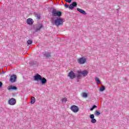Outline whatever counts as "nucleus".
I'll use <instances>...</instances> for the list:
<instances>
[{"instance_id": "a211bd4d", "label": "nucleus", "mask_w": 129, "mask_h": 129, "mask_svg": "<svg viewBox=\"0 0 129 129\" xmlns=\"http://www.w3.org/2000/svg\"><path fill=\"white\" fill-rule=\"evenodd\" d=\"M81 73L83 76H87V75H88V71L84 70L83 71H81Z\"/></svg>"}, {"instance_id": "5701e85b", "label": "nucleus", "mask_w": 129, "mask_h": 129, "mask_svg": "<svg viewBox=\"0 0 129 129\" xmlns=\"http://www.w3.org/2000/svg\"><path fill=\"white\" fill-rule=\"evenodd\" d=\"M32 43H33V40H28L27 41V44L28 45H31V44H32Z\"/></svg>"}, {"instance_id": "9d476101", "label": "nucleus", "mask_w": 129, "mask_h": 129, "mask_svg": "<svg viewBox=\"0 0 129 129\" xmlns=\"http://www.w3.org/2000/svg\"><path fill=\"white\" fill-rule=\"evenodd\" d=\"M16 79H17V75H13L10 77V82H12V83H14L16 82Z\"/></svg>"}, {"instance_id": "f03ea898", "label": "nucleus", "mask_w": 129, "mask_h": 129, "mask_svg": "<svg viewBox=\"0 0 129 129\" xmlns=\"http://www.w3.org/2000/svg\"><path fill=\"white\" fill-rule=\"evenodd\" d=\"M52 17H61L62 16V12L56 9H53L52 11Z\"/></svg>"}, {"instance_id": "f3484780", "label": "nucleus", "mask_w": 129, "mask_h": 129, "mask_svg": "<svg viewBox=\"0 0 129 129\" xmlns=\"http://www.w3.org/2000/svg\"><path fill=\"white\" fill-rule=\"evenodd\" d=\"M18 89V88L16 86H10L8 88V90H17Z\"/></svg>"}, {"instance_id": "2eb2a0df", "label": "nucleus", "mask_w": 129, "mask_h": 129, "mask_svg": "<svg viewBox=\"0 0 129 129\" xmlns=\"http://www.w3.org/2000/svg\"><path fill=\"white\" fill-rule=\"evenodd\" d=\"M40 81L42 84H46V83H47V79H46L45 78H42V77L40 80Z\"/></svg>"}, {"instance_id": "9b49d317", "label": "nucleus", "mask_w": 129, "mask_h": 129, "mask_svg": "<svg viewBox=\"0 0 129 129\" xmlns=\"http://www.w3.org/2000/svg\"><path fill=\"white\" fill-rule=\"evenodd\" d=\"M90 118H91V122L92 123H95L96 122V119L94 118V114H90Z\"/></svg>"}, {"instance_id": "bb28decb", "label": "nucleus", "mask_w": 129, "mask_h": 129, "mask_svg": "<svg viewBox=\"0 0 129 129\" xmlns=\"http://www.w3.org/2000/svg\"><path fill=\"white\" fill-rule=\"evenodd\" d=\"M66 2L67 3H71V0H66Z\"/></svg>"}, {"instance_id": "ddd939ff", "label": "nucleus", "mask_w": 129, "mask_h": 129, "mask_svg": "<svg viewBox=\"0 0 129 129\" xmlns=\"http://www.w3.org/2000/svg\"><path fill=\"white\" fill-rule=\"evenodd\" d=\"M75 7H77V3H76V2H73L69 6V9L73 10Z\"/></svg>"}, {"instance_id": "6ab92c4d", "label": "nucleus", "mask_w": 129, "mask_h": 129, "mask_svg": "<svg viewBox=\"0 0 129 129\" xmlns=\"http://www.w3.org/2000/svg\"><path fill=\"white\" fill-rule=\"evenodd\" d=\"M81 96L84 98H87V97H88V94L86 92H84L82 94H81Z\"/></svg>"}, {"instance_id": "20e7f679", "label": "nucleus", "mask_w": 129, "mask_h": 129, "mask_svg": "<svg viewBox=\"0 0 129 129\" xmlns=\"http://www.w3.org/2000/svg\"><path fill=\"white\" fill-rule=\"evenodd\" d=\"M42 56L45 59H49L50 57H51V52L49 51H45L42 52Z\"/></svg>"}, {"instance_id": "39448f33", "label": "nucleus", "mask_w": 129, "mask_h": 129, "mask_svg": "<svg viewBox=\"0 0 129 129\" xmlns=\"http://www.w3.org/2000/svg\"><path fill=\"white\" fill-rule=\"evenodd\" d=\"M43 28V25L40 24H37L34 26V30L35 32H39L41 28Z\"/></svg>"}, {"instance_id": "423d86ee", "label": "nucleus", "mask_w": 129, "mask_h": 129, "mask_svg": "<svg viewBox=\"0 0 129 129\" xmlns=\"http://www.w3.org/2000/svg\"><path fill=\"white\" fill-rule=\"evenodd\" d=\"M68 76L70 77V79H74V78H76V74H75L72 71L69 73Z\"/></svg>"}, {"instance_id": "c756f323", "label": "nucleus", "mask_w": 129, "mask_h": 129, "mask_svg": "<svg viewBox=\"0 0 129 129\" xmlns=\"http://www.w3.org/2000/svg\"><path fill=\"white\" fill-rule=\"evenodd\" d=\"M37 18H38V19H40V16H37Z\"/></svg>"}, {"instance_id": "7ed1b4c3", "label": "nucleus", "mask_w": 129, "mask_h": 129, "mask_svg": "<svg viewBox=\"0 0 129 129\" xmlns=\"http://www.w3.org/2000/svg\"><path fill=\"white\" fill-rule=\"evenodd\" d=\"M70 109L73 111V112H75V113L79 111V108L75 105L71 106Z\"/></svg>"}, {"instance_id": "4be33fe9", "label": "nucleus", "mask_w": 129, "mask_h": 129, "mask_svg": "<svg viewBox=\"0 0 129 129\" xmlns=\"http://www.w3.org/2000/svg\"><path fill=\"white\" fill-rule=\"evenodd\" d=\"M95 81H96V82H97V84H100V80H99V79L97 77L95 78Z\"/></svg>"}, {"instance_id": "f8f14e48", "label": "nucleus", "mask_w": 129, "mask_h": 129, "mask_svg": "<svg viewBox=\"0 0 129 129\" xmlns=\"http://www.w3.org/2000/svg\"><path fill=\"white\" fill-rule=\"evenodd\" d=\"M82 77V74L81 71H78L77 74L76 75V78H78V79H81Z\"/></svg>"}, {"instance_id": "aec40b11", "label": "nucleus", "mask_w": 129, "mask_h": 129, "mask_svg": "<svg viewBox=\"0 0 129 129\" xmlns=\"http://www.w3.org/2000/svg\"><path fill=\"white\" fill-rule=\"evenodd\" d=\"M35 101H36V99L35 98V97H33L31 98L30 103H31V104H34V103H35Z\"/></svg>"}, {"instance_id": "f257e3e1", "label": "nucleus", "mask_w": 129, "mask_h": 129, "mask_svg": "<svg viewBox=\"0 0 129 129\" xmlns=\"http://www.w3.org/2000/svg\"><path fill=\"white\" fill-rule=\"evenodd\" d=\"M63 22L64 21L61 18H57L54 21H53V24L56 26V27H59V26L63 25Z\"/></svg>"}, {"instance_id": "cd10ccee", "label": "nucleus", "mask_w": 129, "mask_h": 129, "mask_svg": "<svg viewBox=\"0 0 129 129\" xmlns=\"http://www.w3.org/2000/svg\"><path fill=\"white\" fill-rule=\"evenodd\" d=\"M65 7L67 8H69V5H67V4H66V5H65Z\"/></svg>"}, {"instance_id": "1a4fd4ad", "label": "nucleus", "mask_w": 129, "mask_h": 129, "mask_svg": "<svg viewBox=\"0 0 129 129\" xmlns=\"http://www.w3.org/2000/svg\"><path fill=\"white\" fill-rule=\"evenodd\" d=\"M8 103L10 105H15V104H16V99L11 98L9 99Z\"/></svg>"}, {"instance_id": "0eeeda50", "label": "nucleus", "mask_w": 129, "mask_h": 129, "mask_svg": "<svg viewBox=\"0 0 129 129\" xmlns=\"http://www.w3.org/2000/svg\"><path fill=\"white\" fill-rule=\"evenodd\" d=\"M86 62V58L85 57H81L78 59L79 64H83Z\"/></svg>"}, {"instance_id": "6e6552de", "label": "nucleus", "mask_w": 129, "mask_h": 129, "mask_svg": "<svg viewBox=\"0 0 129 129\" xmlns=\"http://www.w3.org/2000/svg\"><path fill=\"white\" fill-rule=\"evenodd\" d=\"M42 78V76L39 74H36L34 77L33 79L35 81H39L41 80V78Z\"/></svg>"}, {"instance_id": "393cba45", "label": "nucleus", "mask_w": 129, "mask_h": 129, "mask_svg": "<svg viewBox=\"0 0 129 129\" xmlns=\"http://www.w3.org/2000/svg\"><path fill=\"white\" fill-rule=\"evenodd\" d=\"M96 107H97V106H96V105H93L92 107V108H90L91 111H92V110H93V109H94V108H96Z\"/></svg>"}, {"instance_id": "b1692460", "label": "nucleus", "mask_w": 129, "mask_h": 129, "mask_svg": "<svg viewBox=\"0 0 129 129\" xmlns=\"http://www.w3.org/2000/svg\"><path fill=\"white\" fill-rule=\"evenodd\" d=\"M104 90H105V87H104V86H103L100 88V91L102 92L104 91Z\"/></svg>"}, {"instance_id": "4468645a", "label": "nucleus", "mask_w": 129, "mask_h": 129, "mask_svg": "<svg viewBox=\"0 0 129 129\" xmlns=\"http://www.w3.org/2000/svg\"><path fill=\"white\" fill-rule=\"evenodd\" d=\"M27 24L30 25H33V24H34V20H33L32 18H28L27 20Z\"/></svg>"}, {"instance_id": "412c9836", "label": "nucleus", "mask_w": 129, "mask_h": 129, "mask_svg": "<svg viewBox=\"0 0 129 129\" xmlns=\"http://www.w3.org/2000/svg\"><path fill=\"white\" fill-rule=\"evenodd\" d=\"M95 115H96V116H98L99 115H100V112L98 110H96L95 112Z\"/></svg>"}, {"instance_id": "dca6fc26", "label": "nucleus", "mask_w": 129, "mask_h": 129, "mask_svg": "<svg viewBox=\"0 0 129 129\" xmlns=\"http://www.w3.org/2000/svg\"><path fill=\"white\" fill-rule=\"evenodd\" d=\"M77 10L78 12H79L80 13H81V14H82L83 15H87V13H86L85 11H84L82 9H80V8H77Z\"/></svg>"}, {"instance_id": "a878e982", "label": "nucleus", "mask_w": 129, "mask_h": 129, "mask_svg": "<svg viewBox=\"0 0 129 129\" xmlns=\"http://www.w3.org/2000/svg\"><path fill=\"white\" fill-rule=\"evenodd\" d=\"M67 101V98H64L61 100L62 102H66Z\"/></svg>"}, {"instance_id": "c85d7f7f", "label": "nucleus", "mask_w": 129, "mask_h": 129, "mask_svg": "<svg viewBox=\"0 0 129 129\" xmlns=\"http://www.w3.org/2000/svg\"><path fill=\"white\" fill-rule=\"evenodd\" d=\"M3 86V83L2 82H0V87H2Z\"/></svg>"}]
</instances>
